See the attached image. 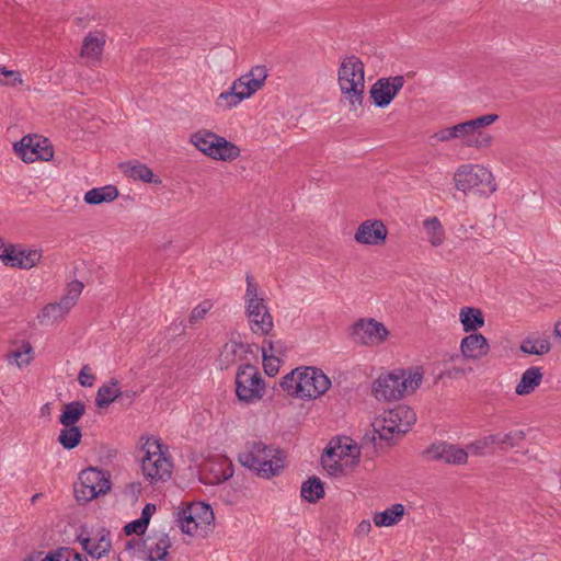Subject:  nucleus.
I'll return each instance as SVG.
<instances>
[{"mask_svg":"<svg viewBox=\"0 0 561 561\" xmlns=\"http://www.w3.org/2000/svg\"><path fill=\"white\" fill-rule=\"evenodd\" d=\"M238 459L243 467L265 479L279 474L285 466L282 451L261 440L249 443Z\"/></svg>","mask_w":561,"mask_h":561,"instance_id":"obj_2","label":"nucleus"},{"mask_svg":"<svg viewBox=\"0 0 561 561\" xmlns=\"http://www.w3.org/2000/svg\"><path fill=\"white\" fill-rule=\"evenodd\" d=\"M118 197V190L113 185L92 188L84 195V202L89 205H99L113 202Z\"/></svg>","mask_w":561,"mask_h":561,"instance_id":"obj_28","label":"nucleus"},{"mask_svg":"<svg viewBox=\"0 0 561 561\" xmlns=\"http://www.w3.org/2000/svg\"><path fill=\"white\" fill-rule=\"evenodd\" d=\"M301 496L310 503H316L324 496V488L321 480L310 477L301 485Z\"/></svg>","mask_w":561,"mask_h":561,"instance_id":"obj_34","label":"nucleus"},{"mask_svg":"<svg viewBox=\"0 0 561 561\" xmlns=\"http://www.w3.org/2000/svg\"><path fill=\"white\" fill-rule=\"evenodd\" d=\"M78 380L83 387H92L95 380V376L91 373V369L88 365H84L78 376Z\"/></svg>","mask_w":561,"mask_h":561,"instance_id":"obj_55","label":"nucleus"},{"mask_svg":"<svg viewBox=\"0 0 561 561\" xmlns=\"http://www.w3.org/2000/svg\"><path fill=\"white\" fill-rule=\"evenodd\" d=\"M267 343L270 354H274L275 356L284 354L285 346L282 341H268Z\"/></svg>","mask_w":561,"mask_h":561,"instance_id":"obj_60","label":"nucleus"},{"mask_svg":"<svg viewBox=\"0 0 561 561\" xmlns=\"http://www.w3.org/2000/svg\"><path fill=\"white\" fill-rule=\"evenodd\" d=\"M70 310L61 300L50 302L43 307L37 316V320L42 325L51 327L62 321Z\"/></svg>","mask_w":561,"mask_h":561,"instance_id":"obj_22","label":"nucleus"},{"mask_svg":"<svg viewBox=\"0 0 561 561\" xmlns=\"http://www.w3.org/2000/svg\"><path fill=\"white\" fill-rule=\"evenodd\" d=\"M370 530H371L370 522L367 519H364L357 525L354 534L356 537H363V536H367L370 533Z\"/></svg>","mask_w":561,"mask_h":561,"instance_id":"obj_58","label":"nucleus"},{"mask_svg":"<svg viewBox=\"0 0 561 561\" xmlns=\"http://www.w3.org/2000/svg\"><path fill=\"white\" fill-rule=\"evenodd\" d=\"M459 316L465 332H473L484 325L482 311L478 308L463 307Z\"/></svg>","mask_w":561,"mask_h":561,"instance_id":"obj_29","label":"nucleus"},{"mask_svg":"<svg viewBox=\"0 0 561 561\" xmlns=\"http://www.w3.org/2000/svg\"><path fill=\"white\" fill-rule=\"evenodd\" d=\"M262 355H263V367L264 371L268 376H274L278 373L279 369V358L275 356L274 354H268L265 346L262 347Z\"/></svg>","mask_w":561,"mask_h":561,"instance_id":"obj_46","label":"nucleus"},{"mask_svg":"<svg viewBox=\"0 0 561 561\" xmlns=\"http://www.w3.org/2000/svg\"><path fill=\"white\" fill-rule=\"evenodd\" d=\"M83 289V283L80 280H72L68 284L67 293L61 297V301L68 306L70 309L75 307L77 304L81 293Z\"/></svg>","mask_w":561,"mask_h":561,"instance_id":"obj_43","label":"nucleus"},{"mask_svg":"<svg viewBox=\"0 0 561 561\" xmlns=\"http://www.w3.org/2000/svg\"><path fill=\"white\" fill-rule=\"evenodd\" d=\"M341 459L337 457L334 447H328L321 457V463L330 476L337 477L343 473V467L340 463Z\"/></svg>","mask_w":561,"mask_h":561,"instance_id":"obj_37","label":"nucleus"},{"mask_svg":"<svg viewBox=\"0 0 561 561\" xmlns=\"http://www.w3.org/2000/svg\"><path fill=\"white\" fill-rule=\"evenodd\" d=\"M215 140L217 141V146L211 159L231 162L240 157L241 150L236 144L227 140L222 136L215 138Z\"/></svg>","mask_w":561,"mask_h":561,"instance_id":"obj_26","label":"nucleus"},{"mask_svg":"<svg viewBox=\"0 0 561 561\" xmlns=\"http://www.w3.org/2000/svg\"><path fill=\"white\" fill-rule=\"evenodd\" d=\"M458 131H459L458 124H456L454 126L445 127V128L436 131L433 135V138L440 142L450 141V140L459 138Z\"/></svg>","mask_w":561,"mask_h":561,"instance_id":"obj_50","label":"nucleus"},{"mask_svg":"<svg viewBox=\"0 0 561 561\" xmlns=\"http://www.w3.org/2000/svg\"><path fill=\"white\" fill-rule=\"evenodd\" d=\"M85 414V404L82 401H72L64 404L59 423L62 426H78L77 423Z\"/></svg>","mask_w":561,"mask_h":561,"instance_id":"obj_25","label":"nucleus"},{"mask_svg":"<svg viewBox=\"0 0 561 561\" xmlns=\"http://www.w3.org/2000/svg\"><path fill=\"white\" fill-rule=\"evenodd\" d=\"M250 328L253 333L266 335L273 329V318L267 310V307L263 304H256L253 306H247Z\"/></svg>","mask_w":561,"mask_h":561,"instance_id":"obj_18","label":"nucleus"},{"mask_svg":"<svg viewBox=\"0 0 561 561\" xmlns=\"http://www.w3.org/2000/svg\"><path fill=\"white\" fill-rule=\"evenodd\" d=\"M495 435V444L499 446L501 450H506L508 448H515L519 446V444L525 439L526 434L524 431H512L504 435Z\"/></svg>","mask_w":561,"mask_h":561,"instance_id":"obj_38","label":"nucleus"},{"mask_svg":"<svg viewBox=\"0 0 561 561\" xmlns=\"http://www.w3.org/2000/svg\"><path fill=\"white\" fill-rule=\"evenodd\" d=\"M298 377H301L300 368H296L286 376H284L280 381V387L289 396L300 398V391H298Z\"/></svg>","mask_w":561,"mask_h":561,"instance_id":"obj_41","label":"nucleus"},{"mask_svg":"<svg viewBox=\"0 0 561 561\" xmlns=\"http://www.w3.org/2000/svg\"><path fill=\"white\" fill-rule=\"evenodd\" d=\"M62 553L59 549L49 552L42 561H61L62 560Z\"/></svg>","mask_w":561,"mask_h":561,"instance_id":"obj_63","label":"nucleus"},{"mask_svg":"<svg viewBox=\"0 0 561 561\" xmlns=\"http://www.w3.org/2000/svg\"><path fill=\"white\" fill-rule=\"evenodd\" d=\"M145 455L141 459L142 473L151 483L167 481L172 474V462L162 451L159 439H147L142 446Z\"/></svg>","mask_w":561,"mask_h":561,"instance_id":"obj_5","label":"nucleus"},{"mask_svg":"<svg viewBox=\"0 0 561 561\" xmlns=\"http://www.w3.org/2000/svg\"><path fill=\"white\" fill-rule=\"evenodd\" d=\"M551 345L548 339L526 337L519 346V350L529 355H545L550 352Z\"/></svg>","mask_w":561,"mask_h":561,"instance_id":"obj_36","label":"nucleus"},{"mask_svg":"<svg viewBox=\"0 0 561 561\" xmlns=\"http://www.w3.org/2000/svg\"><path fill=\"white\" fill-rule=\"evenodd\" d=\"M247 306L263 304V299L259 297L257 285L253 282L251 275H247V291H245Z\"/></svg>","mask_w":561,"mask_h":561,"instance_id":"obj_47","label":"nucleus"},{"mask_svg":"<svg viewBox=\"0 0 561 561\" xmlns=\"http://www.w3.org/2000/svg\"><path fill=\"white\" fill-rule=\"evenodd\" d=\"M156 512V505L152 504V503H148L145 505V507L142 508V512H141V516H140V519L146 524L148 525L149 522H150V518L152 516V514Z\"/></svg>","mask_w":561,"mask_h":561,"instance_id":"obj_59","label":"nucleus"},{"mask_svg":"<svg viewBox=\"0 0 561 561\" xmlns=\"http://www.w3.org/2000/svg\"><path fill=\"white\" fill-rule=\"evenodd\" d=\"M14 150L26 163L36 160L49 161L54 157V150L48 140H41L37 136L23 137L19 142L14 144Z\"/></svg>","mask_w":561,"mask_h":561,"instance_id":"obj_9","label":"nucleus"},{"mask_svg":"<svg viewBox=\"0 0 561 561\" xmlns=\"http://www.w3.org/2000/svg\"><path fill=\"white\" fill-rule=\"evenodd\" d=\"M388 229L379 219H368L363 221L355 234L354 240L364 245H379L387 240Z\"/></svg>","mask_w":561,"mask_h":561,"instance_id":"obj_15","label":"nucleus"},{"mask_svg":"<svg viewBox=\"0 0 561 561\" xmlns=\"http://www.w3.org/2000/svg\"><path fill=\"white\" fill-rule=\"evenodd\" d=\"M415 421L416 414L410 407L398 405L376 417L373 427L381 440L390 442L394 435L405 434Z\"/></svg>","mask_w":561,"mask_h":561,"instance_id":"obj_4","label":"nucleus"},{"mask_svg":"<svg viewBox=\"0 0 561 561\" xmlns=\"http://www.w3.org/2000/svg\"><path fill=\"white\" fill-rule=\"evenodd\" d=\"M493 136L484 133V131H477L474 136L468 137L463 140L465 146L469 148H476L477 150H483L488 149L493 144Z\"/></svg>","mask_w":561,"mask_h":561,"instance_id":"obj_42","label":"nucleus"},{"mask_svg":"<svg viewBox=\"0 0 561 561\" xmlns=\"http://www.w3.org/2000/svg\"><path fill=\"white\" fill-rule=\"evenodd\" d=\"M23 84L22 76L16 70H8L4 66L0 65V85L15 88Z\"/></svg>","mask_w":561,"mask_h":561,"instance_id":"obj_44","label":"nucleus"},{"mask_svg":"<svg viewBox=\"0 0 561 561\" xmlns=\"http://www.w3.org/2000/svg\"><path fill=\"white\" fill-rule=\"evenodd\" d=\"M492 445H495V435H493V434L481 437V438L470 443L467 446L466 450L471 451L474 455L481 456L484 454V450Z\"/></svg>","mask_w":561,"mask_h":561,"instance_id":"obj_45","label":"nucleus"},{"mask_svg":"<svg viewBox=\"0 0 561 561\" xmlns=\"http://www.w3.org/2000/svg\"><path fill=\"white\" fill-rule=\"evenodd\" d=\"M334 448L336 449L339 458H342L344 456H348V457H353V458L359 457V449L357 448L356 445H345V446L339 445L337 447H334Z\"/></svg>","mask_w":561,"mask_h":561,"instance_id":"obj_56","label":"nucleus"},{"mask_svg":"<svg viewBox=\"0 0 561 561\" xmlns=\"http://www.w3.org/2000/svg\"><path fill=\"white\" fill-rule=\"evenodd\" d=\"M106 35L102 31L90 32L82 42L81 57L88 59L91 64L100 62Z\"/></svg>","mask_w":561,"mask_h":561,"instance_id":"obj_19","label":"nucleus"},{"mask_svg":"<svg viewBox=\"0 0 561 561\" xmlns=\"http://www.w3.org/2000/svg\"><path fill=\"white\" fill-rule=\"evenodd\" d=\"M543 378L542 368L538 366H531L527 368L520 377V380L515 387V393L517 396H528L540 386Z\"/></svg>","mask_w":561,"mask_h":561,"instance_id":"obj_23","label":"nucleus"},{"mask_svg":"<svg viewBox=\"0 0 561 561\" xmlns=\"http://www.w3.org/2000/svg\"><path fill=\"white\" fill-rule=\"evenodd\" d=\"M267 76L268 73L265 66H254L249 72L232 82L233 90L240 91L244 100L249 99L264 87Z\"/></svg>","mask_w":561,"mask_h":561,"instance_id":"obj_16","label":"nucleus"},{"mask_svg":"<svg viewBox=\"0 0 561 561\" xmlns=\"http://www.w3.org/2000/svg\"><path fill=\"white\" fill-rule=\"evenodd\" d=\"M213 308V304L210 300H204L199 305H197L191 312L188 322L191 324H195L196 322L203 320L207 312Z\"/></svg>","mask_w":561,"mask_h":561,"instance_id":"obj_48","label":"nucleus"},{"mask_svg":"<svg viewBox=\"0 0 561 561\" xmlns=\"http://www.w3.org/2000/svg\"><path fill=\"white\" fill-rule=\"evenodd\" d=\"M337 83L350 112L357 114L363 106L365 93V68L357 56L342 59L337 70Z\"/></svg>","mask_w":561,"mask_h":561,"instance_id":"obj_1","label":"nucleus"},{"mask_svg":"<svg viewBox=\"0 0 561 561\" xmlns=\"http://www.w3.org/2000/svg\"><path fill=\"white\" fill-rule=\"evenodd\" d=\"M351 334L360 344L374 345L383 342L389 332L375 319H359L353 324Z\"/></svg>","mask_w":561,"mask_h":561,"instance_id":"obj_12","label":"nucleus"},{"mask_svg":"<svg viewBox=\"0 0 561 561\" xmlns=\"http://www.w3.org/2000/svg\"><path fill=\"white\" fill-rule=\"evenodd\" d=\"M460 351L465 358L479 359L489 353L490 345L482 334L471 333L462 339Z\"/></svg>","mask_w":561,"mask_h":561,"instance_id":"obj_20","label":"nucleus"},{"mask_svg":"<svg viewBox=\"0 0 561 561\" xmlns=\"http://www.w3.org/2000/svg\"><path fill=\"white\" fill-rule=\"evenodd\" d=\"M82 432L79 426H62L58 435V443L65 449H73L81 443Z\"/></svg>","mask_w":561,"mask_h":561,"instance_id":"obj_35","label":"nucleus"},{"mask_svg":"<svg viewBox=\"0 0 561 561\" xmlns=\"http://www.w3.org/2000/svg\"><path fill=\"white\" fill-rule=\"evenodd\" d=\"M244 100L241 96V92L238 90H233V84L230 87L228 91L221 92L216 101L217 106L222 107L225 110H231L237 106L240 102Z\"/></svg>","mask_w":561,"mask_h":561,"instance_id":"obj_40","label":"nucleus"},{"mask_svg":"<svg viewBox=\"0 0 561 561\" xmlns=\"http://www.w3.org/2000/svg\"><path fill=\"white\" fill-rule=\"evenodd\" d=\"M455 187L467 193L482 184L492 185V172L480 164H462L454 173Z\"/></svg>","mask_w":561,"mask_h":561,"instance_id":"obj_8","label":"nucleus"},{"mask_svg":"<svg viewBox=\"0 0 561 561\" xmlns=\"http://www.w3.org/2000/svg\"><path fill=\"white\" fill-rule=\"evenodd\" d=\"M122 172L134 180H140L146 183L156 182L153 180V172L150 168L142 163L125 162L119 164Z\"/></svg>","mask_w":561,"mask_h":561,"instance_id":"obj_30","label":"nucleus"},{"mask_svg":"<svg viewBox=\"0 0 561 561\" xmlns=\"http://www.w3.org/2000/svg\"><path fill=\"white\" fill-rule=\"evenodd\" d=\"M42 256V250H26L16 244H9L4 249L3 263L10 267L31 270L39 263Z\"/></svg>","mask_w":561,"mask_h":561,"instance_id":"obj_14","label":"nucleus"},{"mask_svg":"<svg viewBox=\"0 0 561 561\" xmlns=\"http://www.w3.org/2000/svg\"><path fill=\"white\" fill-rule=\"evenodd\" d=\"M122 396L123 393L118 389V382L114 380L111 385H103L99 388L95 404L98 408L104 409Z\"/></svg>","mask_w":561,"mask_h":561,"instance_id":"obj_32","label":"nucleus"},{"mask_svg":"<svg viewBox=\"0 0 561 561\" xmlns=\"http://www.w3.org/2000/svg\"><path fill=\"white\" fill-rule=\"evenodd\" d=\"M236 392L239 400L249 402L253 399H260L264 389L263 379L256 367L247 364L241 367L236 377Z\"/></svg>","mask_w":561,"mask_h":561,"instance_id":"obj_7","label":"nucleus"},{"mask_svg":"<svg viewBox=\"0 0 561 561\" xmlns=\"http://www.w3.org/2000/svg\"><path fill=\"white\" fill-rule=\"evenodd\" d=\"M93 543H94V540L90 539V538H83L81 539V545H82V548L90 554L92 556V552H93Z\"/></svg>","mask_w":561,"mask_h":561,"instance_id":"obj_64","label":"nucleus"},{"mask_svg":"<svg viewBox=\"0 0 561 561\" xmlns=\"http://www.w3.org/2000/svg\"><path fill=\"white\" fill-rule=\"evenodd\" d=\"M242 347V343L230 341L222 346L220 356L224 358L225 363L229 365L234 362L238 351Z\"/></svg>","mask_w":561,"mask_h":561,"instance_id":"obj_49","label":"nucleus"},{"mask_svg":"<svg viewBox=\"0 0 561 561\" xmlns=\"http://www.w3.org/2000/svg\"><path fill=\"white\" fill-rule=\"evenodd\" d=\"M111 549V540L106 536H102L98 541L93 543L92 557L100 559L103 554L108 552Z\"/></svg>","mask_w":561,"mask_h":561,"instance_id":"obj_52","label":"nucleus"},{"mask_svg":"<svg viewBox=\"0 0 561 561\" xmlns=\"http://www.w3.org/2000/svg\"><path fill=\"white\" fill-rule=\"evenodd\" d=\"M145 548H146V539H130L126 542L125 549L127 551L133 552L134 554L139 556V558H145Z\"/></svg>","mask_w":561,"mask_h":561,"instance_id":"obj_53","label":"nucleus"},{"mask_svg":"<svg viewBox=\"0 0 561 561\" xmlns=\"http://www.w3.org/2000/svg\"><path fill=\"white\" fill-rule=\"evenodd\" d=\"M423 373L399 369L379 376L373 385V393L377 400L392 401L401 399L405 393H413L420 387Z\"/></svg>","mask_w":561,"mask_h":561,"instance_id":"obj_3","label":"nucleus"},{"mask_svg":"<svg viewBox=\"0 0 561 561\" xmlns=\"http://www.w3.org/2000/svg\"><path fill=\"white\" fill-rule=\"evenodd\" d=\"M33 347L28 342H23L21 348L8 353L7 358L9 363H15L18 367L27 366L31 363Z\"/></svg>","mask_w":561,"mask_h":561,"instance_id":"obj_39","label":"nucleus"},{"mask_svg":"<svg viewBox=\"0 0 561 561\" xmlns=\"http://www.w3.org/2000/svg\"><path fill=\"white\" fill-rule=\"evenodd\" d=\"M466 374V369L463 368H460V367H453L450 369H448L445 375L448 377V378H457L459 376H462Z\"/></svg>","mask_w":561,"mask_h":561,"instance_id":"obj_62","label":"nucleus"},{"mask_svg":"<svg viewBox=\"0 0 561 561\" xmlns=\"http://www.w3.org/2000/svg\"><path fill=\"white\" fill-rule=\"evenodd\" d=\"M425 454L432 460H442L450 465H465L468 461V450L447 443L434 444Z\"/></svg>","mask_w":561,"mask_h":561,"instance_id":"obj_17","label":"nucleus"},{"mask_svg":"<svg viewBox=\"0 0 561 561\" xmlns=\"http://www.w3.org/2000/svg\"><path fill=\"white\" fill-rule=\"evenodd\" d=\"M220 136L214 131L202 129L191 135V142L205 156L211 158Z\"/></svg>","mask_w":561,"mask_h":561,"instance_id":"obj_24","label":"nucleus"},{"mask_svg":"<svg viewBox=\"0 0 561 561\" xmlns=\"http://www.w3.org/2000/svg\"><path fill=\"white\" fill-rule=\"evenodd\" d=\"M170 547L168 535L160 533L149 536L146 538L145 558L149 561L164 560Z\"/></svg>","mask_w":561,"mask_h":561,"instance_id":"obj_21","label":"nucleus"},{"mask_svg":"<svg viewBox=\"0 0 561 561\" xmlns=\"http://www.w3.org/2000/svg\"><path fill=\"white\" fill-rule=\"evenodd\" d=\"M147 527L148 525H146L140 518H138L128 523L124 527V531L128 536L133 534L142 535L146 531Z\"/></svg>","mask_w":561,"mask_h":561,"instance_id":"obj_54","label":"nucleus"},{"mask_svg":"<svg viewBox=\"0 0 561 561\" xmlns=\"http://www.w3.org/2000/svg\"><path fill=\"white\" fill-rule=\"evenodd\" d=\"M209 472L211 477L206 478L205 482L218 484L233 476V467L227 459H221L218 462L210 463Z\"/></svg>","mask_w":561,"mask_h":561,"instance_id":"obj_31","label":"nucleus"},{"mask_svg":"<svg viewBox=\"0 0 561 561\" xmlns=\"http://www.w3.org/2000/svg\"><path fill=\"white\" fill-rule=\"evenodd\" d=\"M403 76L378 79L370 88V98L378 107L388 106L404 85Z\"/></svg>","mask_w":561,"mask_h":561,"instance_id":"obj_13","label":"nucleus"},{"mask_svg":"<svg viewBox=\"0 0 561 561\" xmlns=\"http://www.w3.org/2000/svg\"><path fill=\"white\" fill-rule=\"evenodd\" d=\"M179 518L183 533L193 535L198 527L210 525L215 516L210 505L198 502L183 508L179 513Z\"/></svg>","mask_w":561,"mask_h":561,"instance_id":"obj_10","label":"nucleus"},{"mask_svg":"<svg viewBox=\"0 0 561 561\" xmlns=\"http://www.w3.org/2000/svg\"><path fill=\"white\" fill-rule=\"evenodd\" d=\"M403 514L404 506L397 503L383 512L375 513L373 520L377 527H390L396 525L402 518Z\"/></svg>","mask_w":561,"mask_h":561,"instance_id":"obj_27","label":"nucleus"},{"mask_svg":"<svg viewBox=\"0 0 561 561\" xmlns=\"http://www.w3.org/2000/svg\"><path fill=\"white\" fill-rule=\"evenodd\" d=\"M111 489V482L105 472L95 468H88L80 472L79 480L75 483V497L79 503H88Z\"/></svg>","mask_w":561,"mask_h":561,"instance_id":"obj_6","label":"nucleus"},{"mask_svg":"<svg viewBox=\"0 0 561 561\" xmlns=\"http://www.w3.org/2000/svg\"><path fill=\"white\" fill-rule=\"evenodd\" d=\"M499 119L497 114H485L473 119H469L477 131H483V128L492 125Z\"/></svg>","mask_w":561,"mask_h":561,"instance_id":"obj_51","label":"nucleus"},{"mask_svg":"<svg viewBox=\"0 0 561 561\" xmlns=\"http://www.w3.org/2000/svg\"><path fill=\"white\" fill-rule=\"evenodd\" d=\"M60 552L68 558L70 561H85L87 559H83L82 556L78 552H75L73 550H70L68 548H59Z\"/></svg>","mask_w":561,"mask_h":561,"instance_id":"obj_61","label":"nucleus"},{"mask_svg":"<svg viewBox=\"0 0 561 561\" xmlns=\"http://www.w3.org/2000/svg\"><path fill=\"white\" fill-rule=\"evenodd\" d=\"M428 242L433 247H439L445 241V230L437 217H431L423 222Z\"/></svg>","mask_w":561,"mask_h":561,"instance_id":"obj_33","label":"nucleus"},{"mask_svg":"<svg viewBox=\"0 0 561 561\" xmlns=\"http://www.w3.org/2000/svg\"><path fill=\"white\" fill-rule=\"evenodd\" d=\"M298 380L301 399L318 398L325 393L331 386L330 379L323 371L314 367H306L301 370V377H298Z\"/></svg>","mask_w":561,"mask_h":561,"instance_id":"obj_11","label":"nucleus"},{"mask_svg":"<svg viewBox=\"0 0 561 561\" xmlns=\"http://www.w3.org/2000/svg\"><path fill=\"white\" fill-rule=\"evenodd\" d=\"M458 134L459 138L467 139L468 137L474 136L477 134L476 128L473 127L470 121L461 122L458 124Z\"/></svg>","mask_w":561,"mask_h":561,"instance_id":"obj_57","label":"nucleus"}]
</instances>
